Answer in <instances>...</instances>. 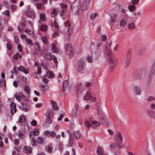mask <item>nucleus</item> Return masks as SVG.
<instances>
[{"instance_id": "45", "label": "nucleus", "mask_w": 155, "mask_h": 155, "mask_svg": "<svg viewBox=\"0 0 155 155\" xmlns=\"http://www.w3.org/2000/svg\"><path fill=\"white\" fill-rule=\"evenodd\" d=\"M41 89L43 92L45 91L46 90L48 89V88H46V86L43 84H41L40 86Z\"/></svg>"}, {"instance_id": "39", "label": "nucleus", "mask_w": 155, "mask_h": 155, "mask_svg": "<svg viewBox=\"0 0 155 155\" xmlns=\"http://www.w3.org/2000/svg\"><path fill=\"white\" fill-rule=\"evenodd\" d=\"M19 122L20 123H24L25 121V119L24 116H20L19 118Z\"/></svg>"}, {"instance_id": "28", "label": "nucleus", "mask_w": 155, "mask_h": 155, "mask_svg": "<svg viewBox=\"0 0 155 155\" xmlns=\"http://www.w3.org/2000/svg\"><path fill=\"white\" fill-rule=\"evenodd\" d=\"M104 149L101 147H99L98 148L97 150V153L99 155H102L104 153Z\"/></svg>"}, {"instance_id": "13", "label": "nucleus", "mask_w": 155, "mask_h": 155, "mask_svg": "<svg viewBox=\"0 0 155 155\" xmlns=\"http://www.w3.org/2000/svg\"><path fill=\"white\" fill-rule=\"evenodd\" d=\"M110 147L112 149L115 148L116 147H117L119 149L123 148V147L120 145L119 143L115 142L111 143L110 145Z\"/></svg>"}, {"instance_id": "46", "label": "nucleus", "mask_w": 155, "mask_h": 155, "mask_svg": "<svg viewBox=\"0 0 155 155\" xmlns=\"http://www.w3.org/2000/svg\"><path fill=\"white\" fill-rule=\"evenodd\" d=\"M46 150L48 152H51L52 151L53 147L50 145H48L46 147Z\"/></svg>"}, {"instance_id": "49", "label": "nucleus", "mask_w": 155, "mask_h": 155, "mask_svg": "<svg viewBox=\"0 0 155 155\" xmlns=\"http://www.w3.org/2000/svg\"><path fill=\"white\" fill-rule=\"evenodd\" d=\"M52 50L53 52H56L57 51L56 46L54 43H53L52 46Z\"/></svg>"}, {"instance_id": "35", "label": "nucleus", "mask_w": 155, "mask_h": 155, "mask_svg": "<svg viewBox=\"0 0 155 155\" xmlns=\"http://www.w3.org/2000/svg\"><path fill=\"white\" fill-rule=\"evenodd\" d=\"M40 29L43 31H46L48 30V26L46 25H43L41 26Z\"/></svg>"}, {"instance_id": "18", "label": "nucleus", "mask_w": 155, "mask_h": 155, "mask_svg": "<svg viewBox=\"0 0 155 155\" xmlns=\"http://www.w3.org/2000/svg\"><path fill=\"white\" fill-rule=\"evenodd\" d=\"M40 19L38 21V22L41 24L42 21H46V15L44 13H41L40 15Z\"/></svg>"}, {"instance_id": "5", "label": "nucleus", "mask_w": 155, "mask_h": 155, "mask_svg": "<svg viewBox=\"0 0 155 155\" xmlns=\"http://www.w3.org/2000/svg\"><path fill=\"white\" fill-rule=\"evenodd\" d=\"M44 134L48 137H51L52 138L55 137L57 139H59L61 137V135H56V132L54 131H50L47 130L44 132Z\"/></svg>"}, {"instance_id": "41", "label": "nucleus", "mask_w": 155, "mask_h": 155, "mask_svg": "<svg viewBox=\"0 0 155 155\" xmlns=\"http://www.w3.org/2000/svg\"><path fill=\"white\" fill-rule=\"evenodd\" d=\"M128 28L130 29H132L135 28V25L133 22H132L128 25Z\"/></svg>"}, {"instance_id": "33", "label": "nucleus", "mask_w": 155, "mask_h": 155, "mask_svg": "<svg viewBox=\"0 0 155 155\" xmlns=\"http://www.w3.org/2000/svg\"><path fill=\"white\" fill-rule=\"evenodd\" d=\"M145 71L144 70H142L139 71L137 76V78L138 79L141 78L142 75L144 74Z\"/></svg>"}, {"instance_id": "6", "label": "nucleus", "mask_w": 155, "mask_h": 155, "mask_svg": "<svg viewBox=\"0 0 155 155\" xmlns=\"http://www.w3.org/2000/svg\"><path fill=\"white\" fill-rule=\"evenodd\" d=\"M64 48L65 50V53L67 55L70 57H71L73 55L74 51L73 47L67 44L65 45Z\"/></svg>"}, {"instance_id": "60", "label": "nucleus", "mask_w": 155, "mask_h": 155, "mask_svg": "<svg viewBox=\"0 0 155 155\" xmlns=\"http://www.w3.org/2000/svg\"><path fill=\"white\" fill-rule=\"evenodd\" d=\"M64 147V145L62 143H60L59 144L58 148L60 151L63 150Z\"/></svg>"}, {"instance_id": "50", "label": "nucleus", "mask_w": 155, "mask_h": 155, "mask_svg": "<svg viewBox=\"0 0 155 155\" xmlns=\"http://www.w3.org/2000/svg\"><path fill=\"white\" fill-rule=\"evenodd\" d=\"M87 59L89 63H91L93 62V58L91 55H88L87 57Z\"/></svg>"}, {"instance_id": "24", "label": "nucleus", "mask_w": 155, "mask_h": 155, "mask_svg": "<svg viewBox=\"0 0 155 155\" xmlns=\"http://www.w3.org/2000/svg\"><path fill=\"white\" fill-rule=\"evenodd\" d=\"M130 57H127L125 63V68H127L128 67L130 63Z\"/></svg>"}, {"instance_id": "51", "label": "nucleus", "mask_w": 155, "mask_h": 155, "mask_svg": "<svg viewBox=\"0 0 155 155\" xmlns=\"http://www.w3.org/2000/svg\"><path fill=\"white\" fill-rule=\"evenodd\" d=\"M97 14L96 13H92L90 15L91 19L93 20L97 17Z\"/></svg>"}, {"instance_id": "36", "label": "nucleus", "mask_w": 155, "mask_h": 155, "mask_svg": "<svg viewBox=\"0 0 155 155\" xmlns=\"http://www.w3.org/2000/svg\"><path fill=\"white\" fill-rule=\"evenodd\" d=\"M51 16L54 18H55L57 15V10L55 9H53L51 12Z\"/></svg>"}, {"instance_id": "63", "label": "nucleus", "mask_w": 155, "mask_h": 155, "mask_svg": "<svg viewBox=\"0 0 155 155\" xmlns=\"http://www.w3.org/2000/svg\"><path fill=\"white\" fill-rule=\"evenodd\" d=\"M31 124L32 125L35 126L37 125V122L36 121L34 120L31 121Z\"/></svg>"}, {"instance_id": "32", "label": "nucleus", "mask_w": 155, "mask_h": 155, "mask_svg": "<svg viewBox=\"0 0 155 155\" xmlns=\"http://www.w3.org/2000/svg\"><path fill=\"white\" fill-rule=\"evenodd\" d=\"M52 123V120L51 118L47 117L46 119L45 124L46 127H48L49 124H51Z\"/></svg>"}, {"instance_id": "37", "label": "nucleus", "mask_w": 155, "mask_h": 155, "mask_svg": "<svg viewBox=\"0 0 155 155\" xmlns=\"http://www.w3.org/2000/svg\"><path fill=\"white\" fill-rule=\"evenodd\" d=\"M48 78H52L54 77V74L52 72H48L46 75H45Z\"/></svg>"}, {"instance_id": "43", "label": "nucleus", "mask_w": 155, "mask_h": 155, "mask_svg": "<svg viewBox=\"0 0 155 155\" xmlns=\"http://www.w3.org/2000/svg\"><path fill=\"white\" fill-rule=\"evenodd\" d=\"M37 142L40 144H42L44 142V138L42 137H39L38 138Z\"/></svg>"}, {"instance_id": "19", "label": "nucleus", "mask_w": 155, "mask_h": 155, "mask_svg": "<svg viewBox=\"0 0 155 155\" xmlns=\"http://www.w3.org/2000/svg\"><path fill=\"white\" fill-rule=\"evenodd\" d=\"M35 48L34 51V52L35 54H37L41 51V49L38 43H36L35 44Z\"/></svg>"}, {"instance_id": "29", "label": "nucleus", "mask_w": 155, "mask_h": 155, "mask_svg": "<svg viewBox=\"0 0 155 155\" xmlns=\"http://www.w3.org/2000/svg\"><path fill=\"white\" fill-rule=\"evenodd\" d=\"M147 115L151 118H153L155 116V112L149 110L147 112Z\"/></svg>"}, {"instance_id": "14", "label": "nucleus", "mask_w": 155, "mask_h": 155, "mask_svg": "<svg viewBox=\"0 0 155 155\" xmlns=\"http://www.w3.org/2000/svg\"><path fill=\"white\" fill-rule=\"evenodd\" d=\"M39 134L38 130L37 129H35L33 131L30 132L29 136L31 139H34V136H37Z\"/></svg>"}, {"instance_id": "22", "label": "nucleus", "mask_w": 155, "mask_h": 155, "mask_svg": "<svg viewBox=\"0 0 155 155\" xmlns=\"http://www.w3.org/2000/svg\"><path fill=\"white\" fill-rule=\"evenodd\" d=\"M16 99L18 101H20L22 100V99H24L25 96L21 94H19L18 95H17L16 94H15L14 96Z\"/></svg>"}, {"instance_id": "42", "label": "nucleus", "mask_w": 155, "mask_h": 155, "mask_svg": "<svg viewBox=\"0 0 155 155\" xmlns=\"http://www.w3.org/2000/svg\"><path fill=\"white\" fill-rule=\"evenodd\" d=\"M115 66V64H110L109 68V71L110 72H112L114 70Z\"/></svg>"}, {"instance_id": "26", "label": "nucleus", "mask_w": 155, "mask_h": 155, "mask_svg": "<svg viewBox=\"0 0 155 155\" xmlns=\"http://www.w3.org/2000/svg\"><path fill=\"white\" fill-rule=\"evenodd\" d=\"M26 25V23L25 21L22 22V23H20L19 24V26H18L17 28L19 31H21L22 30L23 27H25Z\"/></svg>"}, {"instance_id": "27", "label": "nucleus", "mask_w": 155, "mask_h": 155, "mask_svg": "<svg viewBox=\"0 0 155 155\" xmlns=\"http://www.w3.org/2000/svg\"><path fill=\"white\" fill-rule=\"evenodd\" d=\"M54 111L52 110H48L47 113V117L51 118L53 117Z\"/></svg>"}, {"instance_id": "57", "label": "nucleus", "mask_w": 155, "mask_h": 155, "mask_svg": "<svg viewBox=\"0 0 155 155\" xmlns=\"http://www.w3.org/2000/svg\"><path fill=\"white\" fill-rule=\"evenodd\" d=\"M14 41L15 43H16L17 44H18L19 43V38L18 36H14Z\"/></svg>"}, {"instance_id": "23", "label": "nucleus", "mask_w": 155, "mask_h": 155, "mask_svg": "<svg viewBox=\"0 0 155 155\" xmlns=\"http://www.w3.org/2000/svg\"><path fill=\"white\" fill-rule=\"evenodd\" d=\"M51 102L52 106L53 108L56 110H58V107L57 105V103L55 101L52 100H51Z\"/></svg>"}, {"instance_id": "31", "label": "nucleus", "mask_w": 155, "mask_h": 155, "mask_svg": "<svg viewBox=\"0 0 155 155\" xmlns=\"http://www.w3.org/2000/svg\"><path fill=\"white\" fill-rule=\"evenodd\" d=\"M41 39L44 44L47 45L48 43V38L46 36H43Z\"/></svg>"}, {"instance_id": "9", "label": "nucleus", "mask_w": 155, "mask_h": 155, "mask_svg": "<svg viewBox=\"0 0 155 155\" xmlns=\"http://www.w3.org/2000/svg\"><path fill=\"white\" fill-rule=\"evenodd\" d=\"M123 140V137L122 134L120 132H117L116 133L115 136L114 137L115 142L120 143L122 142Z\"/></svg>"}, {"instance_id": "8", "label": "nucleus", "mask_w": 155, "mask_h": 155, "mask_svg": "<svg viewBox=\"0 0 155 155\" xmlns=\"http://www.w3.org/2000/svg\"><path fill=\"white\" fill-rule=\"evenodd\" d=\"M19 71H22L25 74H27L29 73V71L28 69H26L24 66H20L18 68L15 66H14L13 72L14 73L17 74L18 71H17L16 68Z\"/></svg>"}, {"instance_id": "53", "label": "nucleus", "mask_w": 155, "mask_h": 155, "mask_svg": "<svg viewBox=\"0 0 155 155\" xmlns=\"http://www.w3.org/2000/svg\"><path fill=\"white\" fill-rule=\"evenodd\" d=\"M48 78L45 75L42 79L43 81L46 84H47L49 81V80L48 79Z\"/></svg>"}, {"instance_id": "1", "label": "nucleus", "mask_w": 155, "mask_h": 155, "mask_svg": "<svg viewBox=\"0 0 155 155\" xmlns=\"http://www.w3.org/2000/svg\"><path fill=\"white\" fill-rule=\"evenodd\" d=\"M95 106L97 108L98 115L100 120L105 125L108 126L110 125V123L108 121L107 117L100 109L99 103H97Z\"/></svg>"}, {"instance_id": "62", "label": "nucleus", "mask_w": 155, "mask_h": 155, "mask_svg": "<svg viewBox=\"0 0 155 155\" xmlns=\"http://www.w3.org/2000/svg\"><path fill=\"white\" fill-rule=\"evenodd\" d=\"M14 143L15 145H18L19 143V140L17 139H15L14 140Z\"/></svg>"}, {"instance_id": "15", "label": "nucleus", "mask_w": 155, "mask_h": 155, "mask_svg": "<svg viewBox=\"0 0 155 155\" xmlns=\"http://www.w3.org/2000/svg\"><path fill=\"white\" fill-rule=\"evenodd\" d=\"M117 17V15L114 13L110 15V20L109 21V22L112 24L114 23L116 20Z\"/></svg>"}, {"instance_id": "55", "label": "nucleus", "mask_w": 155, "mask_h": 155, "mask_svg": "<svg viewBox=\"0 0 155 155\" xmlns=\"http://www.w3.org/2000/svg\"><path fill=\"white\" fill-rule=\"evenodd\" d=\"M141 14L140 11H137L134 13V15L135 17H138Z\"/></svg>"}, {"instance_id": "21", "label": "nucleus", "mask_w": 155, "mask_h": 155, "mask_svg": "<svg viewBox=\"0 0 155 155\" xmlns=\"http://www.w3.org/2000/svg\"><path fill=\"white\" fill-rule=\"evenodd\" d=\"M91 96V94L89 91H87L84 98V100L89 101L90 97Z\"/></svg>"}, {"instance_id": "12", "label": "nucleus", "mask_w": 155, "mask_h": 155, "mask_svg": "<svg viewBox=\"0 0 155 155\" xmlns=\"http://www.w3.org/2000/svg\"><path fill=\"white\" fill-rule=\"evenodd\" d=\"M133 91L136 95H140L141 93V90L140 87L137 85H135L133 87Z\"/></svg>"}, {"instance_id": "16", "label": "nucleus", "mask_w": 155, "mask_h": 155, "mask_svg": "<svg viewBox=\"0 0 155 155\" xmlns=\"http://www.w3.org/2000/svg\"><path fill=\"white\" fill-rule=\"evenodd\" d=\"M108 57L109 60V62L110 64H115L116 62V59L115 58L114 56H112L111 53L110 55H107Z\"/></svg>"}, {"instance_id": "34", "label": "nucleus", "mask_w": 155, "mask_h": 155, "mask_svg": "<svg viewBox=\"0 0 155 155\" xmlns=\"http://www.w3.org/2000/svg\"><path fill=\"white\" fill-rule=\"evenodd\" d=\"M120 26L122 27H124L127 25V22L124 20L122 19L120 21Z\"/></svg>"}, {"instance_id": "3", "label": "nucleus", "mask_w": 155, "mask_h": 155, "mask_svg": "<svg viewBox=\"0 0 155 155\" xmlns=\"http://www.w3.org/2000/svg\"><path fill=\"white\" fill-rule=\"evenodd\" d=\"M85 126L88 128L91 127L93 128H95L99 127L100 124L97 121L87 120L85 121L84 123Z\"/></svg>"}, {"instance_id": "10", "label": "nucleus", "mask_w": 155, "mask_h": 155, "mask_svg": "<svg viewBox=\"0 0 155 155\" xmlns=\"http://www.w3.org/2000/svg\"><path fill=\"white\" fill-rule=\"evenodd\" d=\"M111 43L107 42L104 46V53L106 55H110L111 52L110 47L111 45Z\"/></svg>"}, {"instance_id": "59", "label": "nucleus", "mask_w": 155, "mask_h": 155, "mask_svg": "<svg viewBox=\"0 0 155 155\" xmlns=\"http://www.w3.org/2000/svg\"><path fill=\"white\" fill-rule=\"evenodd\" d=\"M89 101L91 102H94L96 101V98L95 97L91 96L90 97Z\"/></svg>"}, {"instance_id": "54", "label": "nucleus", "mask_w": 155, "mask_h": 155, "mask_svg": "<svg viewBox=\"0 0 155 155\" xmlns=\"http://www.w3.org/2000/svg\"><path fill=\"white\" fill-rule=\"evenodd\" d=\"M18 136L20 140H23L24 137V135L21 132H19V133Z\"/></svg>"}, {"instance_id": "64", "label": "nucleus", "mask_w": 155, "mask_h": 155, "mask_svg": "<svg viewBox=\"0 0 155 155\" xmlns=\"http://www.w3.org/2000/svg\"><path fill=\"white\" fill-rule=\"evenodd\" d=\"M150 108L153 109H155V103H152L150 105Z\"/></svg>"}, {"instance_id": "30", "label": "nucleus", "mask_w": 155, "mask_h": 155, "mask_svg": "<svg viewBox=\"0 0 155 155\" xmlns=\"http://www.w3.org/2000/svg\"><path fill=\"white\" fill-rule=\"evenodd\" d=\"M74 133L77 139H78L80 138L81 135L79 131H75L74 132Z\"/></svg>"}, {"instance_id": "38", "label": "nucleus", "mask_w": 155, "mask_h": 155, "mask_svg": "<svg viewBox=\"0 0 155 155\" xmlns=\"http://www.w3.org/2000/svg\"><path fill=\"white\" fill-rule=\"evenodd\" d=\"M78 110L75 109L73 110L71 113V115L73 117H76Z\"/></svg>"}, {"instance_id": "40", "label": "nucleus", "mask_w": 155, "mask_h": 155, "mask_svg": "<svg viewBox=\"0 0 155 155\" xmlns=\"http://www.w3.org/2000/svg\"><path fill=\"white\" fill-rule=\"evenodd\" d=\"M74 140L73 138H70L68 142V146L69 147H71L73 144L74 143Z\"/></svg>"}, {"instance_id": "47", "label": "nucleus", "mask_w": 155, "mask_h": 155, "mask_svg": "<svg viewBox=\"0 0 155 155\" xmlns=\"http://www.w3.org/2000/svg\"><path fill=\"white\" fill-rule=\"evenodd\" d=\"M129 10L131 12H133L135 8V6L134 5H131L128 7Z\"/></svg>"}, {"instance_id": "61", "label": "nucleus", "mask_w": 155, "mask_h": 155, "mask_svg": "<svg viewBox=\"0 0 155 155\" xmlns=\"http://www.w3.org/2000/svg\"><path fill=\"white\" fill-rule=\"evenodd\" d=\"M67 5L64 3H62L61 4V6L62 9L65 10L67 7Z\"/></svg>"}, {"instance_id": "48", "label": "nucleus", "mask_w": 155, "mask_h": 155, "mask_svg": "<svg viewBox=\"0 0 155 155\" xmlns=\"http://www.w3.org/2000/svg\"><path fill=\"white\" fill-rule=\"evenodd\" d=\"M18 57L21 58V56L18 53H17L14 54L13 56V58L15 60H17L18 59Z\"/></svg>"}, {"instance_id": "25", "label": "nucleus", "mask_w": 155, "mask_h": 155, "mask_svg": "<svg viewBox=\"0 0 155 155\" xmlns=\"http://www.w3.org/2000/svg\"><path fill=\"white\" fill-rule=\"evenodd\" d=\"M68 84V80H66L63 83L62 87V91L63 92H64L66 91V89L67 88Z\"/></svg>"}, {"instance_id": "11", "label": "nucleus", "mask_w": 155, "mask_h": 155, "mask_svg": "<svg viewBox=\"0 0 155 155\" xmlns=\"http://www.w3.org/2000/svg\"><path fill=\"white\" fill-rule=\"evenodd\" d=\"M90 0H83L81 4V9L82 10H87L89 5Z\"/></svg>"}, {"instance_id": "52", "label": "nucleus", "mask_w": 155, "mask_h": 155, "mask_svg": "<svg viewBox=\"0 0 155 155\" xmlns=\"http://www.w3.org/2000/svg\"><path fill=\"white\" fill-rule=\"evenodd\" d=\"M25 41L28 44L30 45H31L32 46L33 45V44L31 40L28 38H26Z\"/></svg>"}, {"instance_id": "4", "label": "nucleus", "mask_w": 155, "mask_h": 155, "mask_svg": "<svg viewBox=\"0 0 155 155\" xmlns=\"http://www.w3.org/2000/svg\"><path fill=\"white\" fill-rule=\"evenodd\" d=\"M47 50L45 52L44 56L47 60L50 61L53 60L54 62V64L57 66L58 64V61L57 58L53 55H52Z\"/></svg>"}, {"instance_id": "56", "label": "nucleus", "mask_w": 155, "mask_h": 155, "mask_svg": "<svg viewBox=\"0 0 155 155\" xmlns=\"http://www.w3.org/2000/svg\"><path fill=\"white\" fill-rule=\"evenodd\" d=\"M37 8L38 9H44L45 7L44 5H42L41 4H38L37 5Z\"/></svg>"}, {"instance_id": "2", "label": "nucleus", "mask_w": 155, "mask_h": 155, "mask_svg": "<svg viewBox=\"0 0 155 155\" xmlns=\"http://www.w3.org/2000/svg\"><path fill=\"white\" fill-rule=\"evenodd\" d=\"M35 66L36 67L35 68V71L33 75L35 78H39L41 77V65L38 62H35Z\"/></svg>"}, {"instance_id": "17", "label": "nucleus", "mask_w": 155, "mask_h": 155, "mask_svg": "<svg viewBox=\"0 0 155 155\" xmlns=\"http://www.w3.org/2000/svg\"><path fill=\"white\" fill-rule=\"evenodd\" d=\"M10 105L11 107V112L12 114H14V113H15L16 111V104L15 103L12 102L11 103Z\"/></svg>"}, {"instance_id": "20", "label": "nucleus", "mask_w": 155, "mask_h": 155, "mask_svg": "<svg viewBox=\"0 0 155 155\" xmlns=\"http://www.w3.org/2000/svg\"><path fill=\"white\" fill-rule=\"evenodd\" d=\"M24 152L27 154L30 153L32 151V149L30 147L24 146L23 147Z\"/></svg>"}, {"instance_id": "58", "label": "nucleus", "mask_w": 155, "mask_h": 155, "mask_svg": "<svg viewBox=\"0 0 155 155\" xmlns=\"http://www.w3.org/2000/svg\"><path fill=\"white\" fill-rule=\"evenodd\" d=\"M120 10L122 12L126 15L125 13L126 12V10L124 8L123 6H121L120 7Z\"/></svg>"}, {"instance_id": "7", "label": "nucleus", "mask_w": 155, "mask_h": 155, "mask_svg": "<svg viewBox=\"0 0 155 155\" xmlns=\"http://www.w3.org/2000/svg\"><path fill=\"white\" fill-rule=\"evenodd\" d=\"M85 69V61L81 58L78 62L77 70L79 72H82Z\"/></svg>"}, {"instance_id": "44", "label": "nucleus", "mask_w": 155, "mask_h": 155, "mask_svg": "<svg viewBox=\"0 0 155 155\" xmlns=\"http://www.w3.org/2000/svg\"><path fill=\"white\" fill-rule=\"evenodd\" d=\"M155 74V68L153 67L151 68L150 71V76H152Z\"/></svg>"}]
</instances>
